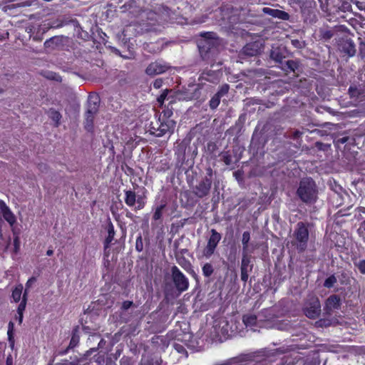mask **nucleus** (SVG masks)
Here are the masks:
<instances>
[{
  "instance_id": "nucleus-1",
  "label": "nucleus",
  "mask_w": 365,
  "mask_h": 365,
  "mask_svg": "<svg viewBox=\"0 0 365 365\" xmlns=\"http://www.w3.org/2000/svg\"><path fill=\"white\" fill-rule=\"evenodd\" d=\"M297 194L303 202L314 203L317 200L318 190L313 179L311 178H302L299 182Z\"/></svg>"
},
{
  "instance_id": "nucleus-2",
  "label": "nucleus",
  "mask_w": 365,
  "mask_h": 365,
  "mask_svg": "<svg viewBox=\"0 0 365 365\" xmlns=\"http://www.w3.org/2000/svg\"><path fill=\"white\" fill-rule=\"evenodd\" d=\"M293 237L294 240L292 242V245H294L299 252H304L307 249L309 240V230L305 223L299 222L297 224L293 233Z\"/></svg>"
},
{
  "instance_id": "nucleus-3",
  "label": "nucleus",
  "mask_w": 365,
  "mask_h": 365,
  "mask_svg": "<svg viewBox=\"0 0 365 365\" xmlns=\"http://www.w3.org/2000/svg\"><path fill=\"white\" fill-rule=\"evenodd\" d=\"M100 99L97 95H90L88 99L87 110L85 114L84 127L86 130L92 131L93 120L98 111Z\"/></svg>"
},
{
  "instance_id": "nucleus-4",
  "label": "nucleus",
  "mask_w": 365,
  "mask_h": 365,
  "mask_svg": "<svg viewBox=\"0 0 365 365\" xmlns=\"http://www.w3.org/2000/svg\"><path fill=\"white\" fill-rule=\"evenodd\" d=\"M321 304L317 297L312 295L307 299L303 312L309 319H316L321 314Z\"/></svg>"
},
{
  "instance_id": "nucleus-5",
  "label": "nucleus",
  "mask_w": 365,
  "mask_h": 365,
  "mask_svg": "<svg viewBox=\"0 0 365 365\" xmlns=\"http://www.w3.org/2000/svg\"><path fill=\"white\" fill-rule=\"evenodd\" d=\"M211 235L209 237L206 246L202 250L201 255L198 258L209 259L214 253L221 240V235L215 229L210 230Z\"/></svg>"
},
{
  "instance_id": "nucleus-6",
  "label": "nucleus",
  "mask_w": 365,
  "mask_h": 365,
  "mask_svg": "<svg viewBox=\"0 0 365 365\" xmlns=\"http://www.w3.org/2000/svg\"><path fill=\"white\" fill-rule=\"evenodd\" d=\"M171 277L175 287L180 293L183 292L188 289L189 280L177 266L172 267Z\"/></svg>"
},
{
  "instance_id": "nucleus-7",
  "label": "nucleus",
  "mask_w": 365,
  "mask_h": 365,
  "mask_svg": "<svg viewBox=\"0 0 365 365\" xmlns=\"http://www.w3.org/2000/svg\"><path fill=\"white\" fill-rule=\"evenodd\" d=\"M157 127L153 125L152 133L157 137H162L166 133H172L175 126V122L173 120L167 119L161 121L160 118L159 122H157Z\"/></svg>"
},
{
  "instance_id": "nucleus-8",
  "label": "nucleus",
  "mask_w": 365,
  "mask_h": 365,
  "mask_svg": "<svg viewBox=\"0 0 365 365\" xmlns=\"http://www.w3.org/2000/svg\"><path fill=\"white\" fill-rule=\"evenodd\" d=\"M124 192V200L128 206L133 207L135 205V204H137V205L135 207V210H141L144 207L145 202L144 198L142 196H137L135 192L130 190H125Z\"/></svg>"
},
{
  "instance_id": "nucleus-9",
  "label": "nucleus",
  "mask_w": 365,
  "mask_h": 365,
  "mask_svg": "<svg viewBox=\"0 0 365 365\" xmlns=\"http://www.w3.org/2000/svg\"><path fill=\"white\" fill-rule=\"evenodd\" d=\"M170 68V65L163 60L152 62L147 67L145 72L149 76H155L165 73Z\"/></svg>"
},
{
  "instance_id": "nucleus-10",
  "label": "nucleus",
  "mask_w": 365,
  "mask_h": 365,
  "mask_svg": "<svg viewBox=\"0 0 365 365\" xmlns=\"http://www.w3.org/2000/svg\"><path fill=\"white\" fill-rule=\"evenodd\" d=\"M211 185V179L206 177L194 187L193 192L197 197L202 198L209 194Z\"/></svg>"
},
{
  "instance_id": "nucleus-11",
  "label": "nucleus",
  "mask_w": 365,
  "mask_h": 365,
  "mask_svg": "<svg viewBox=\"0 0 365 365\" xmlns=\"http://www.w3.org/2000/svg\"><path fill=\"white\" fill-rule=\"evenodd\" d=\"M253 264H251V257L248 253H242L241 263V279L246 282L249 277V274L252 271Z\"/></svg>"
},
{
  "instance_id": "nucleus-12",
  "label": "nucleus",
  "mask_w": 365,
  "mask_h": 365,
  "mask_svg": "<svg viewBox=\"0 0 365 365\" xmlns=\"http://www.w3.org/2000/svg\"><path fill=\"white\" fill-rule=\"evenodd\" d=\"M242 320L247 327H249L254 331H255V327H262L264 326L262 314H258L257 316L247 314L243 317Z\"/></svg>"
},
{
  "instance_id": "nucleus-13",
  "label": "nucleus",
  "mask_w": 365,
  "mask_h": 365,
  "mask_svg": "<svg viewBox=\"0 0 365 365\" xmlns=\"http://www.w3.org/2000/svg\"><path fill=\"white\" fill-rule=\"evenodd\" d=\"M341 306L340 298L337 295H331L325 302L324 310L327 314L330 315L335 309H339Z\"/></svg>"
},
{
  "instance_id": "nucleus-14",
  "label": "nucleus",
  "mask_w": 365,
  "mask_h": 365,
  "mask_svg": "<svg viewBox=\"0 0 365 365\" xmlns=\"http://www.w3.org/2000/svg\"><path fill=\"white\" fill-rule=\"evenodd\" d=\"M270 58L277 63H282L287 56V51L283 46H273L270 51Z\"/></svg>"
},
{
  "instance_id": "nucleus-15",
  "label": "nucleus",
  "mask_w": 365,
  "mask_h": 365,
  "mask_svg": "<svg viewBox=\"0 0 365 365\" xmlns=\"http://www.w3.org/2000/svg\"><path fill=\"white\" fill-rule=\"evenodd\" d=\"M0 212L10 225L16 222V217L4 201L0 202Z\"/></svg>"
},
{
  "instance_id": "nucleus-16",
  "label": "nucleus",
  "mask_w": 365,
  "mask_h": 365,
  "mask_svg": "<svg viewBox=\"0 0 365 365\" xmlns=\"http://www.w3.org/2000/svg\"><path fill=\"white\" fill-rule=\"evenodd\" d=\"M262 12L265 14H267L269 16H271L274 18H277L281 20H289V14L287 13L286 11L279 10V9H274L269 7H264L262 9Z\"/></svg>"
},
{
  "instance_id": "nucleus-17",
  "label": "nucleus",
  "mask_w": 365,
  "mask_h": 365,
  "mask_svg": "<svg viewBox=\"0 0 365 365\" xmlns=\"http://www.w3.org/2000/svg\"><path fill=\"white\" fill-rule=\"evenodd\" d=\"M262 44L259 42H252L247 43L243 48V53L250 56H254L259 54L261 51Z\"/></svg>"
},
{
  "instance_id": "nucleus-18",
  "label": "nucleus",
  "mask_w": 365,
  "mask_h": 365,
  "mask_svg": "<svg viewBox=\"0 0 365 365\" xmlns=\"http://www.w3.org/2000/svg\"><path fill=\"white\" fill-rule=\"evenodd\" d=\"M205 39L200 43V48H206L207 50L210 49L215 46L216 42L215 34L210 32L204 34Z\"/></svg>"
},
{
  "instance_id": "nucleus-19",
  "label": "nucleus",
  "mask_w": 365,
  "mask_h": 365,
  "mask_svg": "<svg viewBox=\"0 0 365 365\" xmlns=\"http://www.w3.org/2000/svg\"><path fill=\"white\" fill-rule=\"evenodd\" d=\"M341 48L342 52L347 54L349 56H353L355 55V44L350 39L344 41L341 45Z\"/></svg>"
},
{
  "instance_id": "nucleus-20",
  "label": "nucleus",
  "mask_w": 365,
  "mask_h": 365,
  "mask_svg": "<svg viewBox=\"0 0 365 365\" xmlns=\"http://www.w3.org/2000/svg\"><path fill=\"white\" fill-rule=\"evenodd\" d=\"M161 359L157 356L143 355L139 365H160Z\"/></svg>"
},
{
  "instance_id": "nucleus-21",
  "label": "nucleus",
  "mask_w": 365,
  "mask_h": 365,
  "mask_svg": "<svg viewBox=\"0 0 365 365\" xmlns=\"http://www.w3.org/2000/svg\"><path fill=\"white\" fill-rule=\"evenodd\" d=\"M237 10L232 9V13H233V14L230 16L228 15V9L226 11L222 10L223 19H227V22L230 26L236 24L239 20V18L237 16Z\"/></svg>"
},
{
  "instance_id": "nucleus-22",
  "label": "nucleus",
  "mask_w": 365,
  "mask_h": 365,
  "mask_svg": "<svg viewBox=\"0 0 365 365\" xmlns=\"http://www.w3.org/2000/svg\"><path fill=\"white\" fill-rule=\"evenodd\" d=\"M115 236V231L113 224H110L108 227V236L106 239L105 240V248H108L110 245V244L112 242V241L114 239Z\"/></svg>"
},
{
  "instance_id": "nucleus-23",
  "label": "nucleus",
  "mask_w": 365,
  "mask_h": 365,
  "mask_svg": "<svg viewBox=\"0 0 365 365\" xmlns=\"http://www.w3.org/2000/svg\"><path fill=\"white\" fill-rule=\"evenodd\" d=\"M22 291H23V285L19 284L17 285L14 290L12 291V299L15 302H18L20 301L22 295Z\"/></svg>"
},
{
  "instance_id": "nucleus-24",
  "label": "nucleus",
  "mask_w": 365,
  "mask_h": 365,
  "mask_svg": "<svg viewBox=\"0 0 365 365\" xmlns=\"http://www.w3.org/2000/svg\"><path fill=\"white\" fill-rule=\"evenodd\" d=\"M202 274L205 277H210L214 272V267L210 262H206L202 267Z\"/></svg>"
},
{
  "instance_id": "nucleus-25",
  "label": "nucleus",
  "mask_w": 365,
  "mask_h": 365,
  "mask_svg": "<svg viewBox=\"0 0 365 365\" xmlns=\"http://www.w3.org/2000/svg\"><path fill=\"white\" fill-rule=\"evenodd\" d=\"M250 240V234L249 232H244L242 234V243L243 245L242 253H248V243Z\"/></svg>"
},
{
  "instance_id": "nucleus-26",
  "label": "nucleus",
  "mask_w": 365,
  "mask_h": 365,
  "mask_svg": "<svg viewBox=\"0 0 365 365\" xmlns=\"http://www.w3.org/2000/svg\"><path fill=\"white\" fill-rule=\"evenodd\" d=\"M48 115L50 118L52 119V120H53L56 123V126H58L61 118V113L54 109H50L48 112Z\"/></svg>"
},
{
  "instance_id": "nucleus-27",
  "label": "nucleus",
  "mask_w": 365,
  "mask_h": 365,
  "mask_svg": "<svg viewBox=\"0 0 365 365\" xmlns=\"http://www.w3.org/2000/svg\"><path fill=\"white\" fill-rule=\"evenodd\" d=\"M298 68V63L294 61H287L284 66L282 67V69L285 71H295Z\"/></svg>"
},
{
  "instance_id": "nucleus-28",
  "label": "nucleus",
  "mask_w": 365,
  "mask_h": 365,
  "mask_svg": "<svg viewBox=\"0 0 365 365\" xmlns=\"http://www.w3.org/2000/svg\"><path fill=\"white\" fill-rule=\"evenodd\" d=\"M165 206H166V204L163 203L155 208V210L153 216V217L155 220H158L162 217L163 210H164Z\"/></svg>"
},
{
  "instance_id": "nucleus-29",
  "label": "nucleus",
  "mask_w": 365,
  "mask_h": 365,
  "mask_svg": "<svg viewBox=\"0 0 365 365\" xmlns=\"http://www.w3.org/2000/svg\"><path fill=\"white\" fill-rule=\"evenodd\" d=\"M26 302H27V292L24 291L23 296H22L21 301L18 306L17 312L24 313V312L26 309Z\"/></svg>"
},
{
  "instance_id": "nucleus-30",
  "label": "nucleus",
  "mask_w": 365,
  "mask_h": 365,
  "mask_svg": "<svg viewBox=\"0 0 365 365\" xmlns=\"http://www.w3.org/2000/svg\"><path fill=\"white\" fill-rule=\"evenodd\" d=\"M319 36L321 38L327 41L333 36V32L329 29H321L319 30Z\"/></svg>"
},
{
  "instance_id": "nucleus-31",
  "label": "nucleus",
  "mask_w": 365,
  "mask_h": 365,
  "mask_svg": "<svg viewBox=\"0 0 365 365\" xmlns=\"http://www.w3.org/2000/svg\"><path fill=\"white\" fill-rule=\"evenodd\" d=\"M220 97L215 94L209 102L210 108L212 110L215 109L220 103Z\"/></svg>"
},
{
  "instance_id": "nucleus-32",
  "label": "nucleus",
  "mask_w": 365,
  "mask_h": 365,
  "mask_svg": "<svg viewBox=\"0 0 365 365\" xmlns=\"http://www.w3.org/2000/svg\"><path fill=\"white\" fill-rule=\"evenodd\" d=\"M336 282V278L334 275H331L326 279L324 283V286L327 288H331Z\"/></svg>"
},
{
  "instance_id": "nucleus-33",
  "label": "nucleus",
  "mask_w": 365,
  "mask_h": 365,
  "mask_svg": "<svg viewBox=\"0 0 365 365\" xmlns=\"http://www.w3.org/2000/svg\"><path fill=\"white\" fill-rule=\"evenodd\" d=\"M58 41L57 37L51 38L44 42V46L46 48H53L54 45L58 44Z\"/></svg>"
},
{
  "instance_id": "nucleus-34",
  "label": "nucleus",
  "mask_w": 365,
  "mask_h": 365,
  "mask_svg": "<svg viewBox=\"0 0 365 365\" xmlns=\"http://www.w3.org/2000/svg\"><path fill=\"white\" fill-rule=\"evenodd\" d=\"M58 41L57 37L51 38L44 42V46L46 48H53L54 45L58 44Z\"/></svg>"
},
{
  "instance_id": "nucleus-35",
  "label": "nucleus",
  "mask_w": 365,
  "mask_h": 365,
  "mask_svg": "<svg viewBox=\"0 0 365 365\" xmlns=\"http://www.w3.org/2000/svg\"><path fill=\"white\" fill-rule=\"evenodd\" d=\"M229 89H230L229 85L224 84L220 88V89L217 92L216 95H217L218 96L222 98V96H224L225 95H226L228 93Z\"/></svg>"
},
{
  "instance_id": "nucleus-36",
  "label": "nucleus",
  "mask_w": 365,
  "mask_h": 365,
  "mask_svg": "<svg viewBox=\"0 0 365 365\" xmlns=\"http://www.w3.org/2000/svg\"><path fill=\"white\" fill-rule=\"evenodd\" d=\"M202 88H203L202 86L198 84L197 87L195 89V91L192 94V96L187 97V99L192 100V99H197V98H200V90L202 89Z\"/></svg>"
},
{
  "instance_id": "nucleus-37",
  "label": "nucleus",
  "mask_w": 365,
  "mask_h": 365,
  "mask_svg": "<svg viewBox=\"0 0 365 365\" xmlns=\"http://www.w3.org/2000/svg\"><path fill=\"white\" fill-rule=\"evenodd\" d=\"M354 265L359 269L361 274H365V259H361L354 262Z\"/></svg>"
},
{
  "instance_id": "nucleus-38",
  "label": "nucleus",
  "mask_w": 365,
  "mask_h": 365,
  "mask_svg": "<svg viewBox=\"0 0 365 365\" xmlns=\"http://www.w3.org/2000/svg\"><path fill=\"white\" fill-rule=\"evenodd\" d=\"M349 93L351 98H357L360 95L359 90L355 86H350Z\"/></svg>"
},
{
  "instance_id": "nucleus-39",
  "label": "nucleus",
  "mask_w": 365,
  "mask_h": 365,
  "mask_svg": "<svg viewBox=\"0 0 365 365\" xmlns=\"http://www.w3.org/2000/svg\"><path fill=\"white\" fill-rule=\"evenodd\" d=\"M135 249L138 252H141L143 249V240L141 235H139L136 239Z\"/></svg>"
},
{
  "instance_id": "nucleus-40",
  "label": "nucleus",
  "mask_w": 365,
  "mask_h": 365,
  "mask_svg": "<svg viewBox=\"0 0 365 365\" xmlns=\"http://www.w3.org/2000/svg\"><path fill=\"white\" fill-rule=\"evenodd\" d=\"M14 327V323L12 322H10L8 325V331H7V334H8L9 341H11V339L13 338Z\"/></svg>"
},
{
  "instance_id": "nucleus-41",
  "label": "nucleus",
  "mask_w": 365,
  "mask_h": 365,
  "mask_svg": "<svg viewBox=\"0 0 365 365\" xmlns=\"http://www.w3.org/2000/svg\"><path fill=\"white\" fill-rule=\"evenodd\" d=\"M36 281V278L34 277H31L27 282L26 283V288L24 291L27 292V294L29 293V289L31 287L34 283Z\"/></svg>"
},
{
  "instance_id": "nucleus-42",
  "label": "nucleus",
  "mask_w": 365,
  "mask_h": 365,
  "mask_svg": "<svg viewBox=\"0 0 365 365\" xmlns=\"http://www.w3.org/2000/svg\"><path fill=\"white\" fill-rule=\"evenodd\" d=\"M292 44L297 48H302L304 46V43L297 39L292 40Z\"/></svg>"
},
{
  "instance_id": "nucleus-43",
  "label": "nucleus",
  "mask_w": 365,
  "mask_h": 365,
  "mask_svg": "<svg viewBox=\"0 0 365 365\" xmlns=\"http://www.w3.org/2000/svg\"><path fill=\"white\" fill-rule=\"evenodd\" d=\"M222 160L227 165H230L232 163L231 155L227 153L222 155Z\"/></svg>"
},
{
  "instance_id": "nucleus-44",
  "label": "nucleus",
  "mask_w": 365,
  "mask_h": 365,
  "mask_svg": "<svg viewBox=\"0 0 365 365\" xmlns=\"http://www.w3.org/2000/svg\"><path fill=\"white\" fill-rule=\"evenodd\" d=\"M173 115V110L171 109H165L163 110V118L169 119Z\"/></svg>"
},
{
  "instance_id": "nucleus-45",
  "label": "nucleus",
  "mask_w": 365,
  "mask_h": 365,
  "mask_svg": "<svg viewBox=\"0 0 365 365\" xmlns=\"http://www.w3.org/2000/svg\"><path fill=\"white\" fill-rule=\"evenodd\" d=\"M133 305V302H131V301H125V302H123L121 308L123 310H128Z\"/></svg>"
},
{
  "instance_id": "nucleus-46",
  "label": "nucleus",
  "mask_w": 365,
  "mask_h": 365,
  "mask_svg": "<svg viewBox=\"0 0 365 365\" xmlns=\"http://www.w3.org/2000/svg\"><path fill=\"white\" fill-rule=\"evenodd\" d=\"M78 343V336H76L75 334L73 335L71 342H70V346L73 347Z\"/></svg>"
},
{
  "instance_id": "nucleus-47",
  "label": "nucleus",
  "mask_w": 365,
  "mask_h": 365,
  "mask_svg": "<svg viewBox=\"0 0 365 365\" xmlns=\"http://www.w3.org/2000/svg\"><path fill=\"white\" fill-rule=\"evenodd\" d=\"M24 313L17 312V316L16 317V320H18L19 324H21L23 322Z\"/></svg>"
},
{
  "instance_id": "nucleus-48",
  "label": "nucleus",
  "mask_w": 365,
  "mask_h": 365,
  "mask_svg": "<svg viewBox=\"0 0 365 365\" xmlns=\"http://www.w3.org/2000/svg\"><path fill=\"white\" fill-rule=\"evenodd\" d=\"M165 98H166V94L163 93L158 97V101L159 103H162L164 101V100L165 99Z\"/></svg>"
},
{
  "instance_id": "nucleus-49",
  "label": "nucleus",
  "mask_w": 365,
  "mask_h": 365,
  "mask_svg": "<svg viewBox=\"0 0 365 365\" xmlns=\"http://www.w3.org/2000/svg\"><path fill=\"white\" fill-rule=\"evenodd\" d=\"M302 134V132H300V131H299V130H295V131L294 132V133H293V135H294V138H297L300 137Z\"/></svg>"
},
{
  "instance_id": "nucleus-50",
  "label": "nucleus",
  "mask_w": 365,
  "mask_h": 365,
  "mask_svg": "<svg viewBox=\"0 0 365 365\" xmlns=\"http://www.w3.org/2000/svg\"><path fill=\"white\" fill-rule=\"evenodd\" d=\"M347 140H348V138L347 137H344V138H341L339 139L338 142L341 143V144H344V143H346Z\"/></svg>"
},
{
  "instance_id": "nucleus-51",
  "label": "nucleus",
  "mask_w": 365,
  "mask_h": 365,
  "mask_svg": "<svg viewBox=\"0 0 365 365\" xmlns=\"http://www.w3.org/2000/svg\"><path fill=\"white\" fill-rule=\"evenodd\" d=\"M359 230H361L363 233L365 234V221H364L360 226Z\"/></svg>"
},
{
  "instance_id": "nucleus-52",
  "label": "nucleus",
  "mask_w": 365,
  "mask_h": 365,
  "mask_svg": "<svg viewBox=\"0 0 365 365\" xmlns=\"http://www.w3.org/2000/svg\"><path fill=\"white\" fill-rule=\"evenodd\" d=\"M53 254V251L52 250H48L46 252V255L48 256H51Z\"/></svg>"
},
{
  "instance_id": "nucleus-53",
  "label": "nucleus",
  "mask_w": 365,
  "mask_h": 365,
  "mask_svg": "<svg viewBox=\"0 0 365 365\" xmlns=\"http://www.w3.org/2000/svg\"><path fill=\"white\" fill-rule=\"evenodd\" d=\"M154 87L155 88H159L160 87V83L158 81H155L154 83Z\"/></svg>"
},
{
  "instance_id": "nucleus-54",
  "label": "nucleus",
  "mask_w": 365,
  "mask_h": 365,
  "mask_svg": "<svg viewBox=\"0 0 365 365\" xmlns=\"http://www.w3.org/2000/svg\"><path fill=\"white\" fill-rule=\"evenodd\" d=\"M359 209V212H361L362 213H365V207H360Z\"/></svg>"
},
{
  "instance_id": "nucleus-55",
  "label": "nucleus",
  "mask_w": 365,
  "mask_h": 365,
  "mask_svg": "<svg viewBox=\"0 0 365 365\" xmlns=\"http://www.w3.org/2000/svg\"><path fill=\"white\" fill-rule=\"evenodd\" d=\"M356 4L357 5L358 8L361 9V3H360L359 1H356Z\"/></svg>"
},
{
  "instance_id": "nucleus-56",
  "label": "nucleus",
  "mask_w": 365,
  "mask_h": 365,
  "mask_svg": "<svg viewBox=\"0 0 365 365\" xmlns=\"http://www.w3.org/2000/svg\"><path fill=\"white\" fill-rule=\"evenodd\" d=\"M14 242H15V246L16 247L18 245V243H17L18 242V239L17 238H16L14 240Z\"/></svg>"
},
{
  "instance_id": "nucleus-57",
  "label": "nucleus",
  "mask_w": 365,
  "mask_h": 365,
  "mask_svg": "<svg viewBox=\"0 0 365 365\" xmlns=\"http://www.w3.org/2000/svg\"><path fill=\"white\" fill-rule=\"evenodd\" d=\"M208 174H209L210 175H212V170H208Z\"/></svg>"
},
{
  "instance_id": "nucleus-58",
  "label": "nucleus",
  "mask_w": 365,
  "mask_h": 365,
  "mask_svg": "<svg viewBox=\"0 0 365 365\" xmlns=\"http://www.w3.org/2000/svg\"><path fill=\"white\" fill-rule=\"evenodd\" d=\"M130 215H131V213H130V212H128V213H127V215H126V216H127V217H130Z\"/></svg>"
},
{
  "instance_id": "nucleus-59",
  "label": "nucleus",
  "mask_w": 365,
  "mask_h": 365,
  "mask_svg": "<svg viewBox=\"0 0 365 365\" xmlns=\"http://www.w3.org/2000/svg\"><path fill=\"white\" fill-rule=\"evenodd\" d=\"M180 349H178V351H181V349H182V346H180Z\"/></svg>"
},
{
  "instance_id": "nucleus-60",
  "label": "nucleus",
  "mask_w": 365,
  "mask_h": 365,
  "mask_svg": "<svg viewBox=\"0 0 365 365\" xmlns=\"http://www.w3.org/2000/svg\"><path fill=\"white\" fill-rule=\"evenodd\" d=\"M180 349H178V351H181V349H182V346H180Z\"/></svg>"
},
{
  "instance_id": "nucleus-61",
  "label": "nucleus",
  "mask_w": 365,
  "mask_h": 365,
  "mask_svg": "<svg viewBox=\"0 0 365 365\" xmlns=\"http://www.w3.org/2000/svg\"><path fill=\"white\" fill-rule=\"evenodd\" d=\"M180 349H178V351H181V349H182V346H180Z\"/></svg>"
},
{
  "instance_id": "nucleus-62",
  "label": "nucleus",
  "mask_w": 365,
  "mask_h": 365,
  "mask_svg": "<svg viewBox=\"0 0 365 365\" xmlns=\"http://www.w3.org/2000/svg\"><path fill=\"white\" fill-rule=\"evenodd\" d=\"M6 363H7V365H11L9 364V360H7Z\"/></svg>"
}]
</instances>
